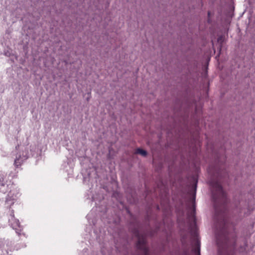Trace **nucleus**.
<instances>
[{"label": "nucleus", "instance_id": "1", "mask_svg": "<svg viewBox=\"0 0 255 255\" xmlns=\"http://www.w3.org/2000/svg\"><path fill=\"white\" fill-rule=\"evenodd\" d=\"M210 185L211 187L214 208L217 216L219 214L220 209H224L226 207L227 203V195L219 181L211 180Z\"/></svg>", "mask_w": 255, "mask_h": 255}, {"label": "nucleus", "instance_id": "2", "mask_svg": "<svg viewBox=\"0 0 255 255\" xmlns=\"http://www.w3.org/2000/svg\"><path fill=\"white\" fill-rule=\"evenodd\" d=\"M194 181L195 182L193 190L191 192V197L190 199V201L188 202L187 205L188 209L187 212V217L189 220L195 221V192L197 187V179L196 178H194Z\"/></svg>", "mask_w": 255, "mask_h": 255}, {"label": "nucleus", "instance_id": "3", "mask_svg": "<svg viewBox=\"0 0 255 255\" xmlns=\"http://www.w3.org/2000/svg\"><path fill=\"white\" fill-rule=\"evenodd\" d=\"M135 235L138 238V241L136 244L137 248L142 253L143 255H149V251L146 246L145 236H140L138 232H135Z\"/></svg>", "mask_w": 255, "mask_h": 255}, {"label": "nucleus", "instance_id": "4", "mask_svg": "<svg viewBox=\"0 0 255 255\" xmlns=\"http://www.w3.org/2000/svg\"><path fill=\"white\" fill-rule=\"evenodd\" d=\"M135 153L136 154H141L143 156H145L147 155V152L145 150L140 148L136 149Z\"/></svg>", "mask_w": 255, "mask_h": 255}, {"label": "nucleus", "instance_id": "5", "mask_svg": "<svg viewBox=\"0 0 255 255\" xmlns=\"http://www.w3.org/2000/svg\"><path fill=\"white\" fill-rule=\"evenodd\" d=\"M14 165L16 167L20 166L22 164V160L19 156L18 158H16L14 161Z\"/></svg>", "mask_w": 255, "mask_h": 255}, {"label": "nucleus", "instance_id": "6", "mask_svg": "<svg viewBox=\"0 0 255 255\" xmlns=\"http://www.w3.org/2000/svg\"><path fill=\"white\" fill-rule=\"evenodd\" d=\"M196 247L194 249V252L197 255H200V247L198 243L196 244Z\"/></svg>", "mask_w": 255, "mask_h": 255}, {"label": "nucleus", "instance_id": "7", "mask_svg": "<svg viewBox=\"0 0 255 255\" xmlns=\"http://www.w3.org/2000/svg\"><path fill=\"white\" fill-rule=\"evenodd\" d=\"M247 246V242L245 243V246L243 247H241L240 249V252H243L246 250V247Z\"/></svg>", "mask_w": 255, "mask_h": 255}]
</instances>
